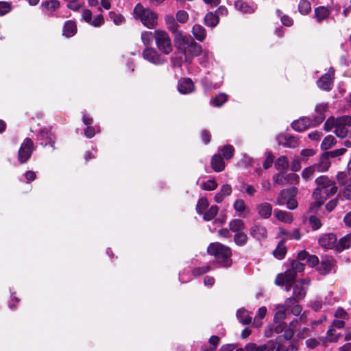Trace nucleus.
Listing matches in <instances>:
<instances>
[{
  "label": "nucleus",
  "instance_id": "1",
  "mask_svg": "<svg viewBox=\"0 0 351 351\" xmlns=\"http://www.w3.org/2000/svg\"><path fill=\"white\" fill-rule=\"evenodd\" d=\"M315 183L316 187L312 194L314 202L311 205L310 209L319 208L329 197L334 195L338 190L335 180L329 178L327 176L317 177Z\"/></svg>",
  "mask_w": 351,
  "mask_h": 351
},
{
  "label": "nucleus",
  "instance_id": "2",
  "mask_svg": "<svg viewBox=\"0 0 351 351\" xmlns=\"http://www.w3.org/2000/svg\"><path fill=\"white\" fill-rule=\"evenodd\" d=\"M349 127H351V116L348 115L339 116L337 118L330 117L324 125L326 131H330L335 128V134L341 138L349 135Z\"/></svg>",
  "mask_w": 351,
  "mask_h": 351
},
{
  "label": "nucleus",
  "instance_id": "3",
  "mask_svg": "<svg viewBox=\"0 0 351 351\" xmlns=\"http://www.w3.org/2000/svg\"><path fill=\"white\" fill-rule=\"evenodd\" d=\"M176 45L186 58L199 56L202 52V46L191 37L184 36L182 32H177Z\"/></svg>",
  "mask_w": 351,
  "mask_h": 351
},
{
  "label": "nucleus",
  "instance_id": "4",
  "mask_svg": "<svg viewBox=\"0 0 351 351\" xmlns=\"http://www.w3.org/2000/svg\"><path fill=\"white\" fill-rule=\"evenodd\" d=\"M207 252L222 267H229L232 264V250L228 246L219 242L212 243L208 245Z\"/></svg>",
  "mask_w": 351,
  "mask_h": 351
},
{
  "label": "nucleus",
  "instance_id": "5",
  "mask_svg": "<svg viewBox=\"0 0 351 351\" xmlns=\"http://www.w3.org/2000/svg\"><path fill=\"white\" fill-rule=\"evenodd\" d=\"M133 13L134 18L141 20L147 28L152 29L157 25V14L148 8H144L141 3L136 4Z\"/></svg>",
  "mask_w": 351,
  "mask_h": 351
},
{
  "label": "nucleus",
  "instance_id": "6",
  "mask_svg": "<svg viewBox=\"0 0 351 351\" xmlns=\"http://www.w3.org/2000/svg\"><path fill=\"white\" fill-rule=\"evenodd\" d=\"M154 40L159 51L165 55L171 53L173 51L171 40L168 33L162 29L154 31Z\"/></svg>",
  "mask_w": 351,
  "mask_h": 351
},
{
  "label": "nucleus",
  "instance_id": "7",
  "mask_svg": "<svg viewBox=\"0 0 351 351\" xmlns=\"http://www.w3.org/2000/svg\"><path fill=\"white\" fill-rule=\"evenodd\" d=\"M273 180L275 184L279 185H285L287 184H297L300 181V177L295 173H287L283 171L278 173L274 174L273 176Z\"/></svg>",
  "mask_w": 351,
  "mask_h": 351
},
{
  "label": "nucleus",
  "instance_id": "8",
  "mask_svg": "<svg viewBox=\"0 0 351 351\" xmlns=\"http://www.w3.org/2000/svg\"><path fill=\"white\" fill-rule=\"evenodd\" d=\"M33 147V141L29 138H25L18 152V159L21 163H25L29 159Z\"/></svg>",
  "mask_w": 351,
  "mask_h": 351
},
{
  "label": "nucleus",
  "instance_id": "9",
  "mask_svg": "<svg viewBox=\"0 0 351 351\" xmlns=\"http://www.w3.org/2000/svg\"><path fill=\"white\" fill-rule=\"evenodd\" d=\"M335 70L330 68L326 73L323 75L317 82V86L323 90L330 91L334 84Z\"/></svg>",
  "mask_w": 351,
  "mask_h": 351
},
{
  "label": "nucleus",
  "instance_id": "10",
  "mask_svg": "<svg viewBox=\"0 0 351 351\" xmlns=\"http://www.w3.org/2000/svg\"><path fill=\"white\" fill-rule=\"evenodd\" d=\"M309 280L302 279L298 280L293 287V296L298 299L302 300L306 294V290L309 285Z\"/></svg>",
  "mask_w": 351,
  "mask_h": 351
},
{
  "label": "nucleus",
  "instance_id": "11",
  "mask_svg": "<svg viewBox=\"0 0 351 351\" xmlns=\"http://www.w3.org/2000/svg\"><path fill=\"white\" fill-rule=\"evenodd\" d=\"M143 57L154 64H162L165 61L161 55L152 47H147L143 51Z\"/></svg>",
  "mask_w": 351,
  "mask_h": 351
},
{
  "label": "nucleus",
  "instance_id": "12",
  "mask_svg": "<svg viewBox=\"0 0 351 351\" xmlns=\"http://www.w3.org/2000/svg\"><path fill=\"white\" fill-rule=\"evenodd\" d=\"M319 245L326 249H335L337 251V239L335 234L328 233L319 239Z\"/></svg>",
  "mask_w": 351,
  "mask_h": 351
},
{
  "label": "nucleus",
  "instance_id": "13",
  "mask_svg": "<svg viewBox=\"0 0 351 351\" xmlns=\"http://www.w3.org/2000/svg\"><path fill=\"white\" fill-rule=\"evenodd\" d=\"M298 193V189L295 187H291L280 191L276 199V204L278 206L285 205L289 199L291 197H295Z\"/></svg>",
  "mask_w": 351,
  "mask_h": 351
},
{
  "label": "nucleus",
  "instance_id": "14",
  "mask_svg": "<svg viewBox=\"0 0 351 351\" xmlns=\"http://www.w3.org/2000/svg\"><path fill=\"white\" fill-rule=\"evenodd\" d=\"M335 266V261L332 257L325 256L322 258V261L318 265L317 271L322 275H326L331 271Z\"/></svg>",
  "mask_w": 351,
  "mask_h": 351
},
{
  "label": "nucleus",
  "instance_id": "15",
  "mask_svg": "<svg viewBox=\"0 0 351 351\" xmlns=\"http://www.w3.org/2000/svg\"><path fill=\"white\" fill-rule=\"evenodd\" d=\"M311 126H313V121L308 117H302L291 123L292 128L298 132H303Z\"/></svg>",
  "mask_w": 351,
  "mask_h": 351
},
{
  "label": "nucleus",
  "instance_id": "16",
  "mask_svg": "<svg viewBox=\"0 0 351 351\" xmlns=\"http://www.w3.org/2000/svg\"><path fill=\"white\" fill-rule=\"evenodd\" d=\"M43 11L49 16H53V13L60 8V2L58 0H46L41 4Z\"/></svg>",
  "mask_w": 351,
  "mask_h": 351
},
{
  "label": "nucleus",
  "instance_id": "17",
  "mask_svg": "<svg viewBox=\"0 0 351 351\" xmlns=\"http://www.w3.org/2000/svg\"><path fill=\"white\" fill-rule=\"evenodd\" d=\"M278 144L286 147L295 148L298 146L299 141L295 136L280 135L277 138Z\"/></svg>",
  "mask_w": 351,
  "mask_h": 351
},
{
  "label": "nucleus",
  "instance_id": "18",
  "mask_svg": "<svg viewBox=\"0 0 351 351\" xmlns=\"http://www.w3.org/2000/svg\"><path fill=\"white\" fill-rule=\"evenodd\" d=\"M328 108L327 104H320L315 108V114L313 117V126L319 125L325 119V112Z\"/></svg>",
  "mask_w": 351,
  "mask_h": 351
},
{
  "label": "nucleus",
  "instance_id": "19",
  "mask_svg": "<svg viewBox=\"0 0 351 351\" xmlns=\"http://www.w3.org/2000/svg\"><path fill=\"white\" fill-rule=\"evenodd\" d=\"M178 88L182 94H189L193 92L195 86L190 78H183L178 82Z\"/></svg>",
  "mask_w": 351,
  "mask_h": 351
},
{
  "label": "nucleus",
  "instance_id": "20",
  "mask_svg": "<svg viewBox=\"0 0 351 351\" xmlns=\"http://www.w3.org/2000/svg\"><path fill=\"white\" fill-rule=\"evenodd\" d=\"M330 165V158L326 153H324L321 156L319 161L313 165L315 167L317 172H325L328 170Z\"/></svg>",
  "mask_w": 351,
  "mask_h": 351
},
{
  "label": "nucleus",
  "instance_id": "21",
  "mask_svg": "<svg viewBox=\"0 0 351 351\" xmlns=\"http://www.w3.org/2000/svg\"><path fill=\"white\" fill-rule=\"evenodd\" d=\"M250 234L254 238L261 240L267 237V230L262 225L255 224L250 230Z\"/></svg>",
  "mask_w": 351,
  "mask_h": 351
},
{
  "label": "nucleus",
  "instance_id": "22",
  "mask_svg": "<svg viewBox=\"0 0 351 351\" xmlns=\"http://www.w3.org/2000/svg\"><path fill=\"white\" fill-rule=\"evenodd\" d=\"M256 210L259 216L263 219H268L272 213V206L267 203H262L257 206Z\"/></svg>",
  "mask_w": 351,
  "mask_h": 351
},
{
  "label": "nucleus",
  "instance_id": "23",
  "mask_svg": "<svg viewBox=\"0 0 351 351\" xmlns=\"http://www.w3.org/2000/svg\"><path fill=\"white\" fill-rule=\"evenodd\" d=\"M211 166L216 172H221L225 169V162L220 154H215L211 159Z\"/></svg>",
  "mask_w": 351,
  "mask_h": 351
},
{
  "label": "nucleus",
  "instance_id": "24",
  "mask_svg": "<svg viewBox=\"0 0 351 351\" xmlns=\"http://www.w3.org/2000/svg\"><path fill=\"white\" fill-rule=\"evenodd\" d=\"M76 32L77 27L75 22L71 20L65 22L62 29L63 36L67 38L71 37L75 34Z\"/></svg>",
  "mask_w": 351,
  "mask_h": 351
},
{
  "label": "nucleus",
  "instance_id": "25",
  "mask_svg": "<svg viewBox=\"0 0 351 351\" xmlns=\"http://www.w3.org/2000/svg\"><path fill=\"white\" fill-rule=\"evenodd\" d=\"M235 8L245 14H251L255 11L254 6L249 5L242 0H237L234 2Z\"/></svg>",
  "mask_w": 351,
  "mask_h": 351
},
{
  "label": "nucleus",
  "instance_id": "26",
  "mask_svg": "<svg viewBox=\"0 0 351 351\" xmlns=\"http://www.w3.org/2000/svg\"><path fill=\"white\" fill-rule=\"evenodd\" d=\"M274 215L278 220L284 223H291L293 221L291 213L284 210L276 209L274 210Z\"/></svg>",
  "mask_w": 351,
  "mask_h": 351
},
{
  "label": "nucleus",
  "instance_id": "27",
  "mask_svg": "<svg viewBox=\"0 0 351 351\" xmlns=\"http://www.w3.org/2000/svg\"><path fill=\"white\" fill-rule=\"evenodd\" d=\"M351 246V232L343 237L337 242V251L341 252Z\"/></svg>",
  "mask_w": 351,
  "mask_h": 351
},
{
  "label": "nucleus",
  "instance_id": "28",
  "mask_svg": "<svg viewBox=\"0 0 351 351\" xmlns=\"http://www.w3.org/2000/svg\"><path fill=\"white\" fill-rule=\"evenodd\" d=\"M276 313L274 315V322L278 323V322H284V319L287 317V310L285 308V306L282 304H277L276 306Z\"/></svg>",
  "mask_w": 351,
  "mask_h": 351
},
{
  "label": "nucleus",
  "instance_id": "29",
  "mask_svg": "<svg viewBox=\"0 0 351 351\" xmlns=\"http://www.w3.org/2000/svg\"><path fill=\"white\" fill-rule=\"evenodd\" d=\"M237 317L243 325H248L252 321V317L249 315L248 312L245 309L238 310Z\"/></svg>",
  "mask_w": 351,
  "mask_h": 351
},
{
  "label": "nucleus",
  "instance_id": "30",
  "mask_svg": "<svg viewBox=\"0 0 351 351\" xmlns=\"http://www.w3.org/2000/svg\"><path fill=\"white\" fill-rule=\"evenodd\" d=\"M192 32L195 38L199 41L204 40L206 38V29L200 25H195L193 27Z\"/></svg>",
  "mask_w": 351,
  "mask_h": 351
},
{
  "label": "nucleus",
  "instance_id": "31",
  "mask_svg": "<svg viewBox=\"0 0 351 351\" xmlns=\"http://www.w3.org/2000/svg\"><path fill=\"white\" fill-rule=\"evenodd\" d=\"M230 229L234 232H240L245 228L244 222L239 219L232 220L229 223Z\"/></svg>",
  "mask_w": 351,
  "mask_h": 351
},
{
  "label": "nucleus",
  "instance_id": "32",
  "mask_svg": "<svg viewBox=\"0 0 351 351\" xmlns=\"http://www.w3.org/2000/svg\"><path fill=\"white\" fill-rule=\"evenodd\" d=\"M165 21L167 25V27L169 31L174 34V39L176 40V33L181 32L178 30V24L176 23L174 17L173 16H167L165 17Z\"/></svg>",
  "mask_w": 351,
  "mask_h": 351
},
{
  "label": "nucleus",
  "instance_id": "33",
  "mask_svg": "<svg viewBox=\"0 0 351 351\" xmlns=\"http://www.w3.org/2000/svg\"><path fill=\"white\" fill-rule=\"evenodd\" d=\"M276 169L278 171H283L289 167V160L287 157L282 156L279 157L275 163Z\"/></svg>",
  "mask_w": 351,
  "mask_h": 351
},
{
  "label": "nucleus",
  "instance_id": "34",
  "mask_svg": "<svg viewBox=\"0 0 351 351\" xmlns=\"http://www.w3.org/2000/svg\"><path fill=\"white\" fill-rule=\"evenodd\" d=\"M315 14L317 21L320 22L329 16L330 11L325 7H319L315 9Z\"/></svg>",
  "mask_w": 351,
  "mask_h": 351
},
{
  "label": "nucleus",
  "instance_id": "35",
  "mask_svg": "<svg viewBox=\"0 0 351 351\" xmlns=\"http://www.w3.org/2000/svg\"><path fill=\"white\" fill-rule=\"evenodd\" d=\"M219 212V207L216 205H213L208 210L203 214V219L204 221H210L213 219Z\"/></svg>",
  "mask_w": 351,
  "mask_h": 351
},
{
  "label": "nucleus",
  "instance_id": "36",
  "mask_svg": "<svg viewBox=\"0 0 351 351\" xmlns=\"http://www.w3.org/2000/svg\"><path fill=\"white\" fill-rule=\"evenodd\" d=\"M228 99V95L225 93H219L210 101L213 106L215 107H221Z\"/></svg>",
  "mask_w": 351,
  "mask_h": 351
},
{
  "label": "nucleus",
  "instance_id": "37",
  "mask_svg": "<svg viewBox=\"0 0 351 351\" xmlns=\"http://www.w3.org/2000/svg\"><path fill=\"white\" fill-rule=\"evenodd\" d=\"M287 253V247L285 245L284 241H280L277 245L276 250L274 251V255L278 259H282Z\"/></svg>",
  "mask_w": 351,
  "mask_h": 351
},
{
  "label": "nucleus",
  "instance_id": "38",
  "mask_svg": "<svg viewBox=\"0 0 351 351\" xmlns=\"http://www.w3.org/2000/svg\"><path fill=\"white\" fill-rule=\"evenodd\" d=\"M337 143L335 138L332 135H328L324 138L322 144L321 148L323 150H327L331 148Z\"/></svg>",
  "mask_w": 351,
  "mask_h": 351
},
{
  "label": "nucleus",
  "instance_id": "39",
  "mask_svg": "<svg viewBox=\"0 0 351 351\" xmlns=\"http://www.w3.org/2000/svg\"><path fill=\"white\" fill-rule=\"evenodd\" d=\"M209 206V202L206 197H202L198 200L196 205V211L199 215H202Z\"/></svg>",
  "mask_w": 351,
  "mask_h": 351
},
{
  "label": "nucleus",
  "instance_id": "40",
  "mask_svg": "<svg viewBox=\"0 0 351 351\" xmlns=\"http://www.w3.org/2000/svg\"><path fill=\"white\" fill-rule=\"evenodd\" d=\"M205 24L209 27H215L219 23V17L213 12L208 13L204 18Z\"/></svg>",
  "mask_w": 351,
  "mask_h": 351
},
{
  "label": "nucleus",
  "instance_id": "41",
  "mask_svg": "<svg viewBox=\"0 0 351 351\" xmlns=\"http://www.w3.org/2000/svg\"><path fill=\"white\" fill-rule=\"evenodd\" d=\"M247 236L243 232H237L234 237V243L240 246L244 245L247 241Z\"/></svg>",
  "mask_w": 351,
  "mask_h": 351
},
{
  "label": "nucleus",
  "instance_id": "42",
  "mask_svg": "<svg viewBox=\"0 0 351 351\" xmlns=\"http://www.w3.org/2000/svg\"><path fill=\"white\" fill-rule=\"evenodd\" d=\"M299 12L302 14H307L311 10V3L308 0H300L298 5Z\"/></svg>",
  "mask_w": 351,
  "mask_h": 351
},
{
  "label": "nucleus",
  "instance_id": "43",
  "mask_svg": "<svg viewBox=\"0 0 351 351\" xmlns=\"http://www.w3.org/2000/svg\"><path fill=\"white\" fill-rule=\"evenodd\" d=\"M154 38V32L145 31L141 34V40L145 46H149Z\"/></svg>",
  "mask_w": 351,
  "mask_h": 351
},
{
  "label": "nucleus",
  "instance_id": "44",
  "mask_svg": "<svg viewBox=\"0 0 351 351\" xmlns=\"http://www.w3.org/2000/svg\"><path fill=\"white\" fill-rule=\"evenodd\" d=\"M317 170L314 165L305 168L302 172V177L305 180H308L314 176Z\"/></svg>",
  "mask_w": 351,
  "mask_h": 351
},
{
  "label": "nucleus",
  "instance_id": "45",
  "mask_svg": "<svg viewBox=\"0 0 351 351\" xmlns=\"http://www.w3.org/2000/svg\"><path fill=\"white\" fill-rule=\"evenodd\" d=\"M217 183L215 180H209L201 184L200 187L205 191H213L217 188Z\"/></svg>",
  "mask_w": 351,
  "mask_h": 351
},
{
  "label": "nucleus",
  "instance_id": "46",
  "mask_svg": "<svg viewBox=\"0 0 351 351\" xmlns=\"http://www.w3.org/2000/svg\"><path fill=\"white\" fill-rule=\"evenodd\" d=\"M266 349V345L258 346L254 343H248L245 346V350L246 351H265Z\"/></svg>",
  "mask_w": 351,
  "mask_h": 351
},
{
  "label": "nucleus",
  "instance_id": "47",
  "mask_svg": "<svg viewBox=\"0 0 351 351\" xmlns=\"http://www.w3.org/2000/svg\"><path fill=\"white\" fill-rule=\"evenodd\" d=\"M341 336L340 333H337L333 328H329L327 330V339L330 342H336Z\"/></svg>",
  "mask_w": 351,
  "mask_h": 351
},
{
  "label": "nucleus",
  "instance_id": "48",
  "mask_svg": "<svg viewBox=\"0 0 351 351\" xmlns=\"http://www.w3.org/2000/svg\"><path fill=\"white\" fill-rule=\"evenodd\" d=\"M308 221L313 230H317L322 226L320 219L314 215L309 217Z\"/></svg>",
  "mask_w": 351,
  "mask_h": 351
},
{
  "label": "nucleus",
  "instance_id": "49",
  "mask_svg": "<svg viewBox=\"0 0 351 351\" xmlns=\"http://www.w3.org/2000/svg\"><path fill=\"white\" fill-rule=\"evenodd\" d=\"M234 152V147L230 145L224 146L222 149L223 156L227 160H229L231 158H232Z\"/></svg>",
  "mask_w": 351,
  "mask_h": 351
},
{
  "label": "nucleus",
  "instance_id": "50",
  "mask_svg": "<svg viewBox=\"0 0 351 351\" xmlns=\"http://www.w3.org/2000/svg\"><path fill=\"white\" fill-rule=\"evenodd\" d=\"M233 207L237 212H243L246 209V204L243 199H237L235 200Z\"/></svg>",
  "mask_w": 351,
  "mask_h": 351
},
{
  "label": "nucleus",
  "instance_id": "51",
  "mask_svg": "<svg viewBox=\"0 0 351 351\" xmlns=\"http://www.w3.org/2000/svg\"><path fill=\"white\" fill-rule=\"evenodd\" d=\"M12 10L11 3L6 1H0V16L5 15Z\"/></svg>",
  "mask_w": 351,
  "mask_h": 351
},
{
  "label": "nucleus",
  "instance_id": "52",
  "mask_svg": "<svg viewBox=\"0 0 351 351\" xmlns=\"http://www.w3.org/2000/svg\"><path fill=\"white\" fill-rule=\"evenodd\" d=\"M40 136L43 138L49 141V143L51 144V146H53L54 141H53V135L47 130H41L40 132Z\"/></svg>",
  "mask_w": 351,
  "mask_h": 351
},
{
  "label": "nucleus",
  "instance_id": "53",
  "mask_svg": "<svg viewBox=\"0 0 351 351\" xmlns=\"http://www.w3.org/2000/svg\"><path fill=\"white\" fill-rule=\"evenodd\" d=\"M109 16L117 25L121 24L124 21L123 16L115 12H110Z\"/></svg>",
  "mask_w": 351,
  "mask_h": 351
},
{
  "label": "nucleus",
  "instance_id": "54",
  "mask_svg": "<svg viewBox=\"0 0 351 351\" xmlns=\"http://www.w3.org/2000/svg\"><path fill=\"white\" fill-rule=\"evenodd\" d=\"M304 264L300 263L298 260L292 261L291 264V268H292L296 273L304 271Z\"/></svg>",
  "mask_w": 351,
  "mask_h": 351
},
{
  "label": "nucleus",
  "instance_id": "55",
  "mask_svg": "<svg viewBox=\"0 0 351 351\" xmlns=\"http://www.w3.org/2000/svg\"><path fill=\"white\" fill-rule=\"evenodd\" d=\"M300 300L295 298V296L290 297L286 299L285 304H283L285 306V308L287 310L291 308L293 305H296L298 304V301Z\"/></svg>",
  "mask_w": 351,
  "mask_h": 351
},
{
  "label": "nucleus",
  "instance_id": "56",
  "mask_svg": "<svg viewBox=\"0 0 351 351\" xmlns=\"http://www.w3.org/2000/svg\"><path fill=\"white\" fill-rule=\"evenodd\" d=\"M176 19L180 23H184L188 21L189 15L186 11L179 10L176 13Z\"/></svg>",
  "mask_w": 351,
  "mask_h": 351
},
{
  "label": "nucleus",
  "instance_id": "57",
  "mask_svg": "<svg viewBox=\"0 0 351 351\" xmlns=\"http://www.w3.org/2000/svg\"><path fill=\"white\" fill-rule=\"evenodd\" d=\"M346 152V149L340 148L330 152H325L329 158H335L344 154Z\"/></svg>",
  "mask_w": 351,
  "mask_h": 351
},
{
  "label": "nucleus",
  "instance_id": "58",
  "mask_svg": "<svg viewBox=\"0 0 351 351\" xmlns=\"http://www.w3.org/2000/svg\"><path fill=\"white\" fill-rule=\"evenodd\" d=\"M275 351H298V348L292 344L285 346L282 343H279Z\"/></svg>",
  "mask_w": 351,
  "mask_h": 351
},
{
  "label": "nucleus",
  "instance_id": "59",
  "mask_svg": "<svg viewBox=\"0 0 351 351\" xmlns=\"http://www.w3.org/2000/svg\"><path fill=\"white\" fill-rule=\"evenodd\" d=\"M210 269L208 266L196 267L192 270V274L195 276H200L201 275L208 272Z\"/></svg>",
  "mask_w": 351,
  "mask_h": 351
},
{
  "label": "nucleus",
  "instance_id": "60",
  "mask_svg": "<svg viewBox=\"0 0 351 351\" xmlns=\"http://www.w3.org/2000/svg\"><path fill=\"white\" fill-rule=\"evenodd\" d=\"M275 283L278 286H284L285 284L289 283V282L284 274H279L276 278Z\"/></svg>",
  "mask_w": 351,
  "mask_h": 351
},
{
  "label": "nucleus",
  "instance_id": "61",
  "mask_svg": "<svg viewBox=\"0 0 351 351\" xmlns=\"http://www.w3.org/2000/svg\"><path fill=\"white\" fill-rule=\"evenodd\" d=\"M296 274L297 273L292 268L287 269L284 273L289 282H293L294 281L296 278Z\"/></svg>",
  "mask_w": 351,
  "mask_h": 351
},
{
  "label": "nucleus",
  "instance_id": "62",
  "mask_svg": "<svg viewBox=\"0 0 351 351\" xmlns=\"http://www.w3.org/2000/svg\"><path fill=\"white\" fill-rule=\"evenodd\" d=\"M274 162V156L271 154V153L269 152L267 154V158L263 162V167L265 169H269L270 167H271Z\"/></svg>",
  "mask_w": 351,
  "mask_h": 351
},
{
  "label": "nucleus",
  "instance_id": "63",
  "mask_svg": "<svg viewBox=\"0 0 351 351\" xmlns=\"http://www.w3.org/2000/svg\"><path fill=\"white\" fill-rule=\"evenodd\" d=\"M343 196L346 199L351 200V179L350 182L346 184L343 191Z\"/></svg>",
  "mask_w": 351,
  "mask_h": 351
},
{
  "label": "nucleus",
  "instance_id": "64",
  "mask_svg": "<svg viewBox=\"0 0 351 351\" xmlns=\"http://www.w3.org/2000/svg\"><path fill=\"white\" fill-rule=\"evenodd\" d=\"M308 136L310 139L315 141H319L321 139V137L322 136V132L319 131H313L310 132L308 134Z\"/></svg>",
  "mask_w": 351,
  "mask_h": 351
}]
</instances>
